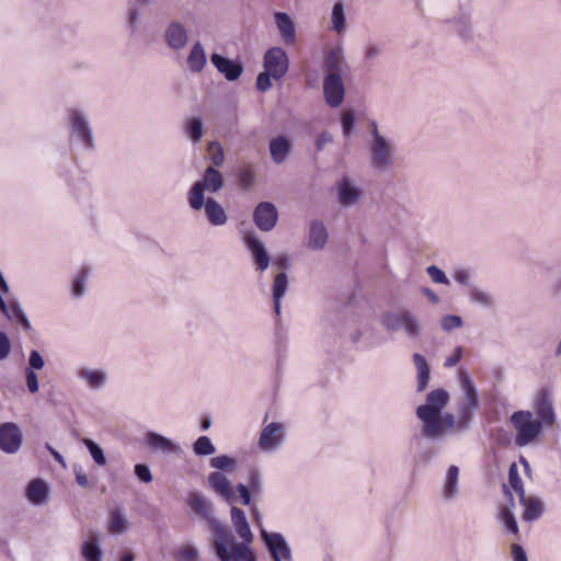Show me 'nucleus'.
I'll return each mask as SVG.
<instances>
[{
    "instance_id": "1",
    "label": "nucleus",
    "mask_w": 561,
    "mask_h": 561,
    "mask_svg": "<svg viewBox=\"0 0 561 561\" xmlns=\"http://www.w3.org/2000/svg\"><path fill=\"white\" fill-rule=\"evenodd\" d=\"M449 401V393L444 389H435L426 397V402L416 409L421 421V435L430 440H442L453 432L456 419L450 413L442 414Z\"/></svg>"
},
{
    "instance_id": "2",
    "label": "nucleus",
    "mask_w": 561,
    "mask_h": 561,
    "mask_svg": "<svg viewBox=\"0 0 561 561\" xmlns=\"http://www.w3.org/2000/svg\"><path fill=\"white\" fill-rule=\"evenodd\" d=\"M185 503L211 529L216 557L220 561L230 560L232 556L228 554L226 543L231 540L232 533L227 525L215 518L211 501L202 492L192 491L187 494Z\"/></svg>"
},
{
    "instance_id": "3",
    "label": "nucleus",
    "mask_w": 561,
    "mask_h": 561,
    "mask_svg": "<svg viewBox=\"0 0 561 561\" xmlns=\"http://www.w3.org/2000/svg\"><path fill=\"white\" fill-rule=\"evenodd\" d=\"M370 140L367 148L369 162L378 171H388L396 162V146L393 141L381 135L375 121L368 124Z\"/></svg>"
},
{
    "instance_id": "4",
    "label": "nucleus",
    "mask_w": 561,
    "mask_h": 561,
    "mask_svg": "<svg viewBox=\"0 0 561 561\" xmlns=\"http://www.w3.org/2000/svg\"><path fill=\"white\" fill-rule=\"evenodd\" d=\"M225 185L222 174L214 167L206 168L201 180L196 181L187 193V203L195 210H202L205 192L217 193Z\"/></svg>"
},
{
    "instance_id": "5",
    "label": "nucleus",
    "mask_w": 561,
    "mask_h": 561,
    "mask_svg": "<svg viewBox=\"0 0 561 561\" xmlns=\"http://www.w3.org/2000/svg\"><path fill=\"white\" fill-rule=\"evenodd\" d=\"M382 327L390 332L403 330L408 337L415 340L423 331L419 317L409 309L398 312L386 311L380 316Z\"/></svg>"
},
{
    "instance_id": "6",
    "label": "nucleus",
    "mask_w": 561,
    "mask_h": 561,
    "mask_svg": "<svg viewBox=\"0 0 561 561\" xmlns=\"http://www.w3.org/2000/svg\"><path fill=\"white\" fill-rule=\"evenodd\" d=\"M510 421L516 433L515 444L519 447L528 446L541 434L542 422L534 419L530 411H516Z\"/></svg>"
},
{
    "instance_id": "7",
    "label": "nucleus",
    "mask_w": 561,
    "mask_h": 561,
    "mask_svg": "<svg viewBox=\"0 0 561 561\" xmlns=\"http://www.w3.org/2000/svg\"><path fill=\"white\" fill-rule=\"evenodd\" d=\"M70 136L77 139L85 149L94 148V138L88 115L78 108L68 110Z\"/></svg>"
},
{
    "instance_id": "8",
    "label": "nucleus",
    "mask_w": 561,
    "mask_h": 561,
    "mask_svg": "<svg viewBox=\"0 0 561 561\" xmlns=\"http://www.w3.org/2000/svg\"><path fill=\"white\" fill-rule=\"evenodd\" d=\"M459 381L465 393V402L459 407L458 424L465 428L471 420L472 412L478 408V394L473 382L465 370L459 371Z\"/></svg>"
},
{
    "instance_id": "9",
    "label": "nucleus",
    "mask_w": 561,
    "mask_h": 561,
    "mask_svg": "<svg viewBox=\"0 0 561 561\" xmlns=\"http://www.w3.org/2000/svg\"><path fill=\"white\" fill-rule=\"evenodd\" d=\"M261 537L274 561H291L293 556L290 547L282 534L268 533L267 530L262 529Z\"/></svg>"
},
{
    "instance_id": "10",
    "label": "nucleus",
    "mask_w": 561,
    "mask_h": 561,
    "mask_svg": "<svg viewBox=\"0 0 561 561\" xmlns=\"http://www.w3.org/2000/svg\"><path fill=\"white\" fill-rule=\"evenodd\" d=\"M264 69L273 75V79H282L289 67L286 51L282 47H272L264 55Z\"/></svg>"
},
{
    "instance_id": "11",
    "label": "nucleus",
    "mask_w": 561,
    "mask_h": 561,
    "mask_svg": "<svg viewBox=\"0 0 561 561\" xmlns=\"http://www.w3.org/2000/svg\"><path fill=\"white\" fill-rule=\"evenodd\" d=\"M323 95L331 107L340 106L344 101V82L339 73H327L323 80Z\"/></svg>"
},
{
    "instance_id": "12",
    "label": "nucleus",
    "mask_w": 561,
    "mask_h": 561,
    "mask_svg": "<svg viewBox=\"0 0 561 561\" xmlns=\"http://www.w3.org/2000/svg\"><path fill=\"white\" fill-rule=\"evenodd\" d=\"M534 408L538 416V421L542 422L543 426H552L556 422V413L552 402L551 391L542 388L538 391L535 398Z\"/></svg>"
},
{
    "instance_id": "13",
    "label": "nucleus",
    "mask_w": 561,
    "mask_h": 561,
    "mask_svg": "<svg viewBox=\"0 0 561 561\" xmlns=\"http://www.w3.org/2000/svg\"><path fill=\"white\" fill-rule=\"evenodd\" d=\"M163 39L174 51L184 49L188 43V32L184 23L179 20L169 22L163 32Z\"/></svg>"
},
{
    "instance_id": "14",
    "label": "nucleus",
    "mask_w": 561,
    "mask_h": 561,
    "mask_svg": "<svg viewBox=\"0 0 561 561\" xmlns=\"http://www.w3.org/2000/svg\"><path fill=\"white\" fill-rule=\"evenodd\" d=\"M284 438V425L282 423L273 422L261 431L257 446L261 450L271 453L282 446Z\"/></svg>"
},
{
    "instance_id": "15",
    "label": "nucleus",
    "mask_w": 561,
    "mask_h": 561,
    "mask_svg": "<svg viewBox=\"0 0 561 561\" xmlns=\"http://www.w3.org/2000/svg\"><path fill=\"white\" fill-rule=\"evenodd\" d=\"M242 239L256 265V271L264 272L271 262V257L264 243L256 238L253 231L245 232Z\"/></svg>"
},
{
    "instance_id": "16",
    "label": "nucleus",
    "mask_w": 561,
    "mask_h": 561,
    "mask_svg": "<svg viewBox=\"0 0 561 561\" xmlns=\"http://www.w3.org/2000/svg\"><path fill=\"white\" fill-rule=\"evenodd\" d=\"M2 314H4L9 321L20 327L23 331H31V322L24 312L21 304L15 298H8L7 301L2 299Z\"/></svg>"
},
{
    "instance_id": "17",
    "label": "nucleus",
    "mask_w": 561,
    "mask_h": 561,
    "mask_svg": "<svg viewBox=\"0 0 561 561\" xmlns=\"http://www.w3.org/2000/svg\"><path fill=\"white\" fill-rule=\"evenodd\" d=\"M277 217L276 207L268 202L260 203L253 213V220L262 231H271L276 226Z\"/></svg>"
},
{
    "instance_id": "18",
    "label": "nucleus",
    "mask_w": 561,
    "mask_h": 561,
    "mask_svg": "<svg viewBox=\"0 0 561 561\" xmlns=\"http://www.w3.org/2000/svg\"><path fill=\"white\" fill-rule=\"evenodd\" d=\"M23 443V433L15 423H2V451L15 454Z\"/></svg>"
},
{
    "instance_id": "19",
    "label": "nucleus",
    "mask_w": 561,
    "mask_h": 561,
    "mask_svg": "<svg viewBox=\"0 0 561 561\" xmlns=\"http://www.w3.org/2000/svg\"><path fill=\"white\" fill-rule=\"evenodd\" d=\"M339 202L344 207L355 205L362 197V190L348 176H343L337 183Z\"/></svg>"
},
{
    "instance_id": "20",
    "label": "nucleus",
    "mask_w": 561,
    "mask_h": 561,
    "mask_svg": "<svg viewBox=\"0 0 561 561\" xmlns=\"http://www.w3.org/2000/svg\"><path fill=\"white\" fill-rule=\"evenodd\" d=\"M210 61L228 81L237 80L243 72V66L241 62L231 60L219 54H213L210 56Z\"/></svg>"
},
{
    "instance_id": "21",
    "label": "nucleus",
    "mask_w": 561,
    "mask_h": 561,
    "mask_svg": "<svg viewBox=\"0 0 561 561\" xmlns=\"http://www.w3.org/2000/svg\"><path fill=\"white\" fill-rule=\"evenodd\" d=\"M446 23H448L460 37L465 39L472 37L470 13L465 9L460 8L453 16L446 20Z\"/></svg>"
},
{
    "instance_id": "22",
    "label": "nucleus",
    "mask_w": 561,
    "mask_h": 561,
    "mask_svg": "<svg viewBox=\"0 0 561 561\" xmlns=\"http://www.w3.org/2000/svg\"><path fill=\"white\" fill-rule=\"evenodd\" d=\"M145 443L150 449L154 451H161L164 454L181 453L180 445L156 432H148L145 437Z\"/></svg>"
},
{
    "instance_id": "23",
    "label": "nucleus",
    "mask_w": 561,
    "mask_h": 561,
    "mask_svg": "<svg viewBox=\"0 0 561 561\" xmlns=\"http://www.w3.org/2000/svg\"><path fill=\"white\" fill-rule=\"evenodd\" d=\"M519 503L524 508L523 519L525 522H535L545 512V504L538 496L524 494L519 497Z\"/></svg>"
},
{
    "instance_id": "24",
    "label": "nucleus",
    "mask_w": 561,
    "mask_h": 561,
    "mask_svg": "<svg viewBox=\"0 0 561 561\" xmlns=\"http://www.w3.org/2000/svg\"><path fill=\"white\" fill-rule=\"evenodd\" d=\"M205 217L213 226H224L228 221V216L224 207L213 197L204 198L203 208Z\"/></svg>"
},
{
    "instance_id": "25",
    "label": "nucleus",
    "mask_w": 561,
    "mask_h": 561,
    "mask_svg": "<svg viewBox=\"0 0 561 561\" xmlns=\"http://www.w3.org/2000/svg\"><path fill=\"white\" fill-rule=\"evenodd\" d=\"M77 376L92 390L102 389L107 381V374L103 369L81 367L78 369Z\"/></svg>"
},
{
    "instance_id": "26",
    "label": "nucleus",
    "mask_w": 561,
    "mask_h": 561,
    "mask_svg": "<svg viewBox=\"0 0 561 561\" xmlns=\"http://www.w3.org/2000/svg\"><path fill=\"white\" fill-rule=\"evenodd\" d=\"M328 230L323 221L313 219L309 227L308 248L313 251L322 250L328 242Z\"/></svg>"
},
{
    "instance_id": "27",
    "label": "nucleus",
    "mask_w": 561,
    "mask_h": 561,
    "mask_svg": "<svg viewBox=\"0 0 561 561\" xmlns=\"http://www.w3.org/2000/svg\"><path fill=\"white\" fill-rule=\"evenodd\" d=\"M208 483L218 495H220L228 502L233 500V490L231 488L230 481L224 473L219 471H214L209 473Z\"/></svg>"
},
{
    "instance_id": "28",
    "label": "nucleus",
    "mask_w": 561,
    "mask_h": 561,
    "mask_svg": "<svg viewBox=\"0 0 561 561\" xmlns=\"http://www.w3.org/2000/svg\"><path fill=\"white\" fill-rule=\"evenodd\" d=\"M511 489H513L518 494V497L526 494L523 480L518 472V467L515 462H513L508 469V486L506 484L503 485V492L506 499L508 500L510 504L514 506L515 504Z\"/></svg>"
},
{
    "instance_id": "29",
    "label": "nucleus",
    "mask_w": 561,
    "mask_h": 561,
    "mask_svg": "<svg viewBox=\"0 0 561 561\" xmlns=\"http://www.w3.org/2000/svg\"><path fill=\"white\" fill-rule=\"evenodd\" d=\"M274 19L283 41L293 44L296 39V25L293 19L285 12H276Z\"/></svg>"
},
{
    "instance_id": "30",
    "label": "nucleus",
    "mask_w": 561,
    "mask_h": 561,
    "mask_svg": "<svg viewBox=\"0 0 561 561\" xmlns=\"http://www.w3.org/2000/svg\"><path fill=\"white\" fill-rule=\"evenodd\" d=\"M323 69L328 71V73H339L341 75L346 67L343 49L341 47H335L330 49L323 59Z\"/></svg>"
},
{
    "instance_id": "31",
    "label": "nucleus",
    "mask_w": 561,
    "mask_h": 561,
    "mask_svg": "<svg viewBox=\"0 0 561 561\" xmlns=\"http://www.w3.org/2000/svg\"><path fill=\"white\" fill-rule=\"evenodd\" d=\"M459 492V468L450 466L444 479L443 496L446 501L454 500Z\"/></svg>"
},
{
    "instance_id": "32",
    "label": "nucleus",
    "mask_w": 561,
    "mask_h": 561,
    "mask_svg": "<svg viewBox=\"0 0 561 561\" xmlns=\"http://www.w3.org/2000/svg\"><path fill=\"white\" fill-rule=\"evenodd\" d=\"M289 151L290 144L286 137L277 136L270 141L271 157L276 164L285 162Z\"/></svg>"
},
{
    "instance_id": "33",
    "label": "nucleus",
    "mask_w": 561,
    "mask_h": 561,
    "mask_svg": "<svg viewBox=\"0 0 561 561\" xmlns=\"http://www.w3.org/2000/svg\"><path fill=\"white\" fill-rule=\"evenodd\" d=\"M206 65V53L203 45L195 43L187 57V67L193 72H201Z\"/></svg>"
},
{
    "instance_id": "34",
    "label": "nucleus",
    "mask_w": 561,
    "mask_h": 561,
    "mask_svg": "<svg viewBox=\"0 0 561 561\" xmlns=\"http://www.w3.org/2000/svg\"><path fill=\"white\" fill-rule=\"evenodd\" d=\"M413 363L417 370V391H423L430 381L431 369L425 357L419 353L413 354Z\"/></svg>"
},
{
    "instance_id": "35",
    "label": "nucleus",
    "mask_w": 561,
    "mask_h": 561,
    "mask_svg": "<svg viewBox=\"0 0 561 561\" xmlns=\"http://www.w3.org/2000/svg\"><path fill=\"white\" fill-rule=\"evenodd\" d=\"M331 30L336 34H344L346 31V14L344 3L337 1L332 7L331 12Z\"/></svg>"
},
{
    "instance_id": "36",
    "label": "nucleus",
    "mask_w": 561,
    "mask_h": 561,
    "mask_svg": "<svg viewBox=\"0 0 561 561\" xmlns=\"http://www.w3.org/2000/svg\"><path fill=\"white\" fill-rule=\"evenodd\" d=\"M48 495L47 484L41 480H33L27 488V497L34 504H42Z\"/></svg>"
},
{
    "instance_id": "37",
    "label": "nucleus",
    "mask_w": 561,
    "mask_h": 561,
    "mask_svg": "<svg viewBox=\"0 0 561 561\" xmlns=\"http://www.w3.org/2000/svg\"><path fill=\"white\" fill-rule=\"evenodd\" d=\"M514 506H501L499 512V519L502 522L503 526L505 527L506 531L518 536L519 528L517 525V520L515 518V515L512 511Z\"/></svg>"
},
{
    "instance_id": "38",
    "label": "nucleus",
    "mask_w": 561,
    "mask_h": 561,
    "mask_svg": "<svg viewBox=\"0 0 561 561\" xmlns=\"http://www.w3.org/2000/svg\"><path fill=\"white\" fill-rule=\"evenodd\" d=\"M127 528V519L122 510H113L108 518V531L111 534H123Z\"/></svg>"
},
{
    "instance_id": "39",
    "label": "nucleus",
    "mask_w": 561,
    "mask_h": 561,
    "mask_svg": "<svg viewBox=\"0 0 561 561\" xmlns=\"http://www.w3.org/2000/svg\"><path fill=\"white\" fill-rule=\"evenodd\" d=\"M469 299L471 302L480 305L485 308L493 307L495 302L494 297L489 291L480 289L478 287L470 288Z\"/></svg>"
},
{
    "instance_id": "40",
    "label": "nucleus",
    "mask_w": 561,
    "mask_h": 561,
    "mask_svg": "<svg viewBox=\"0 0 561 561\" xmlns=\"http://www.w3.org/2000/svg\"><path fill=\"white\" fill-rule=\"evenodd\" d=\"M144 4L138 2L137 0H133L128 10H127V27L131 33H135L138 30L140 24V8Z\"/></svg>"
},
{
    "instance_id": "41",
    "label": "nucleus",
    "mask_w": 561,
    "mask_h": 561,
    "mask_svg": "<svg viewBox=\"0 0 561 561\" xmlns=\"http://www.w3.org/2000/svg\"><path fill=\"white\" fill-rule=\"evenodd\" d=\"M81 553L85 561H102V550L96 541L85 540Z\"/></svg>"
},
{
    "instance_id": "42",
    "label": "nucleus",
    "mask_w": 561,
    "mask_h": 561,
    "mask_svg": "<svg viewBox=\"0 0 561 561\" xmlns=\"http://www.w3.org/2000/svg\"><path fill=\"white\" fill-rule=\"evenodd\" d=\"M185 131L193 142H198L203 135V121L199 117H193L185 124Z\"/></svg>"
},
{
    "instance_id": "43",
    "label": "nucleus",
    "mask_w": 561,
    "mask_h": 561,
    "mask_svg": "<svg viewBox=\"0 0 561 561\" xmlns=\"http://www.w3.org/2000/svg\"><path fill=\"white\" fill-rule=\"evenodd\" d=\"M196 456H209L216 453V447L208 436H199L193 444Z\"/></svg>"
},
{
    "instance_id": "44",
    "label": "nucleus",
    "mask_w": 561,
    "mask_h": 561,
    "mask_svg": "<svg viewBox=\"0 0 561 561\" xmlns=\"http://www.w3.org/2000/svg\"><path fill=\"white\" fill-rule=\"evenodd\" d=\"M383 51V44L378 42L369 41L364 47V60L368 64L376 61Z\"/></svg>"
},
{
    "instance_id": "45",
    "label": "nucleus",
    "mask_w": 561,
    "mask_h": 561,
    "mask_svg": "<svg viewBox=\"0 0 561 561\" xmlns=\"http://www.w3.org/2000/svg\"><path fill=\"white\" fill-rule=\"evenodd\" d=\"M84 446L88 448L91 457L93 458L94 462L99 466H105L106 465V457L103 451V449L92 439L84 438L82 440Z\"/></svg>"
},
{
    "instance_id": "46",
    "label": "nucleus",
    "mask_w": 561,
    "mask_h": 561,
    "mask_svg": "<svg viewBox=\"0 0 561 561\" xmlns=\"http://www.w3.org/2000/svg\"><path fill=\"white\" fill-rule=\"evenodd\" d=\"M89 276L88 268H81L77 277L72 282V296L75 298H81L85 293V283Z\"/></svg>"
},
{
    "instance_id": "47",
    "label": "nucleus",
    "mask_w": 561,
    "mask_h": 561,
    "mask_svg": "<svg viewBox=\"0 0 561 561\" xmlns=\"http://www.w3.org/2000/svg\"><path fill=\"white\" fill-rule=\"evenodd\" d=\"M209 465L211 468H215L217 470L232 471L237 465V461L232 457H229L227 455H220L211 458Z\"/></svg>"
},
{
    "instance_id": "48",
    "label": "nucleus",
    "mask_w": 561,
    "mask_h": 561,
    "mask_svg": "<svg viewBox=\"0 0 561 561\" xmlns=\"http://www.w3.org/2000/svg\"><path fill=\"white\" fill-rule=\"evenodd\" d=\"M239 184L242 188L249 190L254 185L255 172L251 165L243 167L238 171Z\"/></svg>"
},
{
    "instance_id": "49",
    "label": "nucleus",
    "mask_w": 561,
    "mask_h": 561,
    "mask_svg": "<svg viewBox=\"0 0 561 561\" xmlns=\"http://www.w3.org/2000/svg\"><path fill=\"white\" fill-rule=\"evenodd\" d=\"M288 288V279L285 272H280L274 278L273 283V298L282 299Z\"/></svg>"
},
{
    "instance_id": "50",
    "label": "nucleus",
    "mask_w": 561,
    "mask_h": 561,
    "mask_svg": "<svg viewBox=\"0 0 561 561\" xmlns=\"http://www.w3.org/2000/svg\"><path fill=\"white\" fill-rule=\"evenodd\" d=\"M208 153L214 168H219L224 164L225 153L219 142L211 141L208 145Z\"/></svg>"
},
{
    "instance_id": "51",
    "label": "nucleus",
    "mask_w": 561,
    "mask_h": 561,
    "mask_svg": "<svg viewBox=\"0 0 561 561\" xmlns=\"http://www.w3.org/2000/svg\"><path fill=\"white\" fill-rule=\"evenodd\" d=\"M463 324L461 317L456 314H446L439 319V327L444 332L461 328Z\"/></svg>"
},
{
    "instance_id": "52",
    "label": "nucleus",
    "mask_w": 561,
    "mask_h": 561,
    "mask_svg": "<svg viewBox=\"0 0 561 561\" xmlns=\"http://www.w3.org/2000/svg\"><path fill=\"white\" fill-rule=\"evenodd\" d=\"M342 130L345 137H350L355 126V115L352 111H346L341 117Z\"/></svg>"
},
{
    "instance_id": "53",
    "label": "nucleus",
    "mask_w": 561,
    "mask_h": 561,
    "mask_svg": "<svg viewBox=\"0 0 561 561\" xmlns=\"http://www.w3.org/2000/svg\"><path fill=\"white\" fill-rule=\"evenodd\" d=\"M426 272L428 276L432 278L434 283L443 284V285H449L450 282L448 277L446 276L445 272L437 267L436 265H430L426 268Z\"/></svg>"
},
{
    "instance_id": "54",
    "label": "nucleus",
    "mask_w": 561,
    "mask_h": 561,
    "mask_svg": "<svg viewBox=\"0 0 561 561\" xmlns=\"http://www.w3.org/2000/svg\"><path fill=\"white\" fill-rule=\"evenodd\" d=\"M25 381L26 387L31 393H36L39 390V383H38V377L33 369L26 368L25 369Z\"/></svg>"
},
{
    "instance_id": "55",
    "label": "nucleus",
    "mask_w": 561,
    "mask_h": 561,
    "mask_svg": "<svg viewBox=\"0 0 561 561\" xmlns=\"http://www.w3.org/2000/svg\"><path fill=\"white\" fill-rule=\"evenodd\" d=\"M273 78V75L265 70L264 72H261L256 78V88L261 92H266L272 87L271 79Z\"/></svg>"
},
{
    "instance_id": "56",
    "label": "nucleus",
    "mask_w": 561,
    "mask_h": 561,
    "mask_svg": "<svg viewBox=\"0 0 561 561\" xmlns=\"http://www.w3.org/2000/svg\"><path fill=\"white\" fill-rule=\"evenodd\" d=\"M249 489L253 493H260L262 491V478L257 470H251L249 473Z\"/></svg>"
},
{
    "instance_id": "57",
    "label": "nucleus",
    "mask_w": 561,
    "mask_h": 561,
    "mask_svg": "<svg viewBox=\"0 0 561 561\" xmlns=\"http://www.w3.org/2000/svg\"><path fill=\"white\" fill-rule=\"evenodd\" d=\"M30 369L41 370L45 366V360L41 353L36 350H32L28 357Z\"/></svg>"
},
{
    "instance_id": "58",
    "label": "nucleus",
    "mask_w": 561,
    "mask_h": 561,
    "mask_svg": "<svg viewBox=\"0 0 561 561\" xmlns=\"http://www.w3.org/2000/svg\"><path fill=\"white\" fill-rule=\"evenodd\" d=\"M135 474L145 483H150L153 479L149 467L144 463H137L135 466Z\"/></svg>"
},
{
    "instance_id": "59",
    "label": "nucleus",
    "mask_w": 561,
    "mask_h": 561,
    "mask_svg": "<svg viewBox=\"0 0 561 561\" xmlns=\"http://www.w3.org/2000/svg\"><path fill=\"white\" fill-rule=\"evenodd\" d=\"M179 556L184 561H196L198 558V550L193 546H184L180 549Z\"/></svg>"
},
{
    "instance_id": "60",
    "label": "nucleus",
    "mask_w": 561,
    "mask_h": 561,
    "mask_svg": "<svg viewBox=\"0 0 561 561\" xmlns=\"http://www.w3.org/2000/svg\"><path fill=\"white\" fill-rule=\"evenodd\" d=\"M453 277L460 285H463V286L470 285L471 273L468 270H465V268L457 270V271H455Z\"/></svg>"
},
{
    "instance_id": "61",
    "label": "nucleus",
    "mask_w": 561,
    "mask_h": 561,
    "mask_svg": "<svg viewBox=\"0 0 561 561\" xmlns=\"http://www.w3.org/2000/svg\"><path fill=\"white\" fill-rule=\"evenodd\" d=\"M333 140H334V138L331 133L322 131L321 134H319L317 141H316L317 150L322 151L327 147V145L332 144Z\"/></svg>"
},
{
    "instance_id": "62",
    "label": "nucleus",
    "mask_w": 561,
    "mask_h": 561,
    "mask_svg": "<svg viewBox=\"0 0 561 561\" xmlns=\"http://www.w3.org/2000/svg\"><path fill=\"white\" fill-rule=\"evenodd\" d=\"M73 473H75V477H76V482L80 486H82V488H88L89 486L88 476L85 474L83 468L80 465H75L73 466Z\"/></svg>"
},
{
    "instance_id": "63",
    "label": "nucleus",
    "mask_w": 561,
    "mask_h": 561,
    "mask_svg": "<svg viewBox=\"0 0 561 561\" xmlns=\"http://www.w3.org/2000/svg\"><path fill=\"white\" fill-rule=\"evenodd\" d=\"M461 357H462V347L456 346L453 355H450L449 357L446 358V360L444 363V367L451 368V367L456 366L460 362Z\"/></svg>"
},
{
    "instance_id": "64",
    "label": "nucleus",
    "mask_w": 561,
    "mask_h": 561,
    "mask_svg": "<svg viewBox=\"0 0 561 561\" xmlns=\"http://www.w3.org/2000/svg\"><path fill=\"white\" fill-rule=\"evenodd\" d=\"M511 551L513 561H528L526 551L520 545L513 543L511 546Z\"/></svg>"
}]
</instances>
